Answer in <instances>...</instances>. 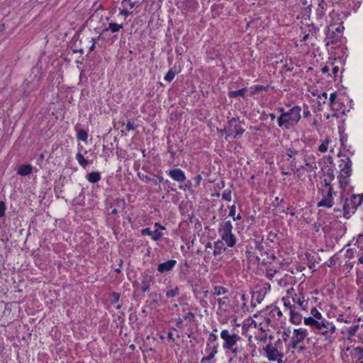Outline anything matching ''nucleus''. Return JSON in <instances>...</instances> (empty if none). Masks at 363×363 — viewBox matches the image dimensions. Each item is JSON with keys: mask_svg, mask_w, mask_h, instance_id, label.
<instances>
[{"mask_svg": "<svg viewBox=\"0 0 363 363\" xmlns=\"http://www.w3.org/2000/svg\"><path fill=\"white\" fill-rule=\"evenodd\" d=\"M179 294V288L175 286L174 288L167 287L166 291V297L168 298H174Z\"/></svg>", "mask_w": 363, "mask_h": 363, "instance_id": "aec40b11", "label": "nucleus"}, {"mask_svg": "<svg viewBox=\"0 0 363 363\" xmlns=\"http://www.w3.org/2000/svg\"><path fill=\"white\" fill-rule=\"evenodd\" d=\"M217 352H218L217 347L214 346L213 348L211 350L210 354L214 357L215 355L217 354Z\"/></svg>", "mask_w": 363, "mask_h": 363, "instance_id": "4d7b16f0", "label": "nucleus"}, {"mask_svg": "<svg viewBox=\"0 0 363 363\" xmlns=\"http://www.w3.org/2000/svg\"><path fill=\"white\" fill-rule=\"evenodd\" d=\"M327 174L330 177V180L333 179L334 175L332 169H328Z\"/></svg>", "mask_w": 363, "mask_h": 363, "instance_id": "13d9d810", "label": "nucleus"}, {"mask_svg": "<svg viewBox=\"0 0 363 363\" xmlns=\"http://www.w3.org/2000/svg\"><path fill=\"white\" fill-rule=\"evenodd\" d=\"M303 320L305 325L310 326L315 334L323 336L330 344L333 342L336 327L333 322L328 320L319 321L311 318H304Z\"/></svg>", "mask_w": 363, "mask_h": 363, "instance_id": "f257e3e1", "label": "nucleus"}, {"mask_svg": "<svg viewBox=\"0 0 363 363\" xmlns=\"http://www.w3.org/2000/svg\"><path fill=\"white\" fill-rule=\"evenodd\" d=\"M279 272V270H277V269H273L272 268L270 269H267L266 270V277L269 279V280H272L273 279V277H274V275Z\"/></svg>", "mask_w": 363, "mask_h": 363, "instance_id": "c756f323", "label": "nucleus"}, {"mask_svg": "<svg viewBox=\"0 0 363 363\" xmlns=\"http://www.w3.org/2000/svg\"><path fill=\"white\" fill-rule=\"evenodd\" d=\"M233 225L230 220L223 221L220 224L218 232L221 237V240L224 241L226 245L233 247L236 244V238L232 233Z\"/></svg>", "mask_w": 363, "mask_h": 363, "instance_id": "39448f33", "label": "nucleus"}, {"mask_svg": "<svg viewBox=\"0 0 363 363\" xmlns=\"http://www.w3.org/2000/svg\"><path fill=\"white\" fill-rule=\"evenodd\" d=\"M120 14L127 17L130 14V12L127 9H122L120 11Z\"/></svg>", "mask_w": 363, "mask_h": 363, "instance_id": "5fc2aeb1", "label": "nucleus"}, {"mask_svg": "<svg viewBox=\"0 0 363 363\" xmlns=\"http://www.w3.org/2000/svg\"><path fill=\"white\" fill-rule=\"evenodd\" d=\"M185 320L188 319H194V314L192 312H188L184 317Z\"/></svg>", "mask_w": 363, "mask_h": 363, "instance_id": "09e8293b", "label": "nucleus"}, {"mask_svg": "<svg viewBox=\"0 0 363 363\" xmlns=\"http://www.w3.org/2000/svg\"><path fill=\"white\" fill-rule=\"evenodd\" d=\"M290 321L295 325H298L302 321V315L296 310L290 313Z\"/></svg>", "mask_w": 363, "mask_h": 363, "instance_id": "f3484780", "label": "nucleus"}, {"mask_svg": "<svg viewBox=\"0 0 363 363\" xmlns=\"http://www.w3.org/2000/svg\"><path fill=\"white\" fill-rule=\"evenodd\" d=\"M177 261L174 259H170L165 262L161 263L157 267V270L161 274L170 272L176 265Z\"/></svg>", "mask_w": 363, "mask_h": 363, "instance_id": "f8f14e48", "label": "nucleus"}, {"mask_svg": "<svg viewBox=\"0 0 363 363\" xmlns=\"http://www.w3.org/2000/svg\"><path fill=\"white\" fill-rule=\"evenodd\" d=\"M235 205H233L230 207L229 216L234 218V216H235Z\"/></svg>", "mask_w": 363, "mask_h": 363, "instance_id": "a18cd8bd", "label": "nucleus"}, {"mask_svg": "<svg viewBox=\"0 0 363 363\" xmlns=\"http://www.w3.org/2000/svg\"><path fill=\"white\" fill-rule=\"evenodd\" d=\"M225 250V244L223 240H217L214 242V250L213 254L215 257L220 255Z\"/></svg>", "mask_w": 363, "mask_h": 363, "instance_id": "4468645a", "label": "nucleus"}, {"mask_svg": "<svg viewBox=\"0 0 363 363\" xmlns=\"http://www.w3.org/2000/svg\"><path fill=\"white\" fill-rule=\"evenodd\" d=\"M358 329L359 325H352L347 329V333L350 336H353L356 334Z\"/></svg>", "mask_w": 363, "mask_h": 363, "instance_id": "2f4dec72", "label": "nucleus"}, {"mask_svg": "<svg viewBox=\"0 0 363 363\" xmlns=\"http://www.w3.org/2000/svg\"><path fill=\"white\" fill-rule=\"evenodd\" d=\"M358 264H363V254L360 256L358 259Z\"/></svg>", "mask_w": 363, "mask_h": 363, "instance_id": "774afa93", "label": "nucleus"}, {"mask_svg": "<svg viewBox=\"0 0 363 363\" xmlns=\"http://www.w3.org/2000/svg\"><path fill=\"white\" fill-rule=\"evenodd\" d=\"M267 338H268L267 334L264 333L259 337H258V340L262 342H266L267 340Z\"/></svg>", "mask_w": 363, "mask_h": 363, "instance_id": "49530a36", "label": "nucleus"}, {"mask_svg": "<svg viewBox=\"0 0 363 363\" xmlns=\"http://www.w3.org/2000/svg\"><path fill=\"white\" fill-rule=\"evenodd\" d=\"M341 161L344 162V167L340 169V175L345 178L349 177L352 172V161L349 157L346 158V161Z\"/></svg>", "mask_w": 363, "mask_h": 363, "instance_id": "ddd939ff", "label": "nucleus"}, {"mask_svg": "<svg viewBox=\"0 0 363 363\" xmlns=\"http://www.w3.org/2000/svg\"><path fill=\"white\" fill-rule=\"evenodd\" d=\"M229 350H231L232 354H233V357H236L238 353L241 352L242 350V348L241 347L235 346L232 347V349H230Z\"/></svg>", "mask_w": 363, "mask_h": 363, "instance_id": "f704fd0d", "label": "nucleus"}, {"mask_svg": "<svg viewBox=\"0 0 363 363\" xmlns=\"http://www.w3.org/2000/svg\"><path fill=\"white\" fill-rule=\"evenodd\" d=\"M123 23H117L115 22H111L108 23V26L104 29V30H110L112 33L118 32L121 28H123Z\"/></svg>", "mask_w": 363, "mask_h": 363, "instance_id": "a211bd4d", "label": "nucleus"}, {"mask_svg": "<svg viewBox=\"0 0 363 363\" xmlns=\"http://www.w3.org/2000/svg\"><path fill=\"white\" fill-rule=\"evenodd\" d=\"M318 28H316L313 24L311 25V28L309 30L310 32H311L312 34H316L317 32L318 31Z\"/></svg>", "mask_w": 363, "mask_h": 363, "instance_id": "603ef678", "label": "nucleus"}, {"mask_svg": "<svg viewBox=\"0 0 363 363\" xmlns=\"http://www.w3.org/2000/svg\"><path fill=\"white\" fill-rule=\"evenodd\" d=\"M125 129L128 131H129L130 130H134L135 129L134 123L131 121H128L126 124Z\"/></svg>", "mask_w": 363, "mask_h": 363, "instance_id": "c03bdc74", "label": "nucleus"}, {"mask_svg": "<svg viewBox=\"0 0 363 363\" xmlns=\"http://www.w3.org/2000/svg\"><path fill=\"white\" fill-rule=\"evenodd\" d=\"M167 337L169 339L172 340L173 341H174V338L173 337V333H171V332L168 333Z\"/></svg>", "mask_w": 363, "mask_h": 363, "instance_id": "69168bd1", "label": "nucleus"}, {"mask_svg": "<svg viewBox=\"0 0 363 363\" xmlns=\"http://www.w3.org/2000/svg\"><path fill=\"white\" fill-rule=\"evenodd\" d=\"M311 314L312 316H310L309 318H311L312 319H315V320H319V321L325 320V318H323L322 314L320 313V311L315 307H313L311 310Z\"/></svg>", "mask_w": 363, "mask_h": 363, "instance_id": "5701e85b", "label": "nucleus"}, {"mask_svg": "<svg viewBox=\"0 0 363 363\" xmlns=\"http://www.w3.org/2000/svg\"><path fill=\"white\" fill-rule=\"evenodd\" d=\"M321 70H322V72H323V73H327V72H329V68H328V66H325V67H323L322 68V69H321Z\"/></svg>", "mask_w": 363, "mask_h": 363, "instance_id": "680f3d73", "label": "nucleus"}, {"mask_svg": "<svg viewBox=\"0 0 363 363\" xmlns=\"http://www.w3.org/2000/svg\"><path fill=\"white\" fill-rule=\"evenodd\" d=\"M220 337L223 340L224 342L223 347L224 350H228L236 345L238 340L241 337L236 333H230L228 330H223L220 333Z\"/></svg>", "mask_w": 363, "mask_h": 363, "instance_id": "423d86ee", "label": "nucleus"}, {"mask_svg": "<svg viewBox=\"0 0 363 363\" xmlns=\"http://www.w3.org/2000/svg\"><path fill=\"white\" fill-rule=\"evenodd\" d=\"M33 167L30 164H23L19 167L17 173L21 176H27L31 174Z\"/></svg>", "mask_w": 363, "mask_h": 363, "instance_id": "dca6fc26", "label": "nucleus"}, {"mask_svg": "<svg viewBox=\"0 0 363 363\" xmlns=\"http://www.w3.org/2000/svg\"><path fill=\"white\" fill-rule=\"evenodd\" d=\"M238 120V118H232L229 121H228V124L230 127L235 125L236 124V122Z\"/></svg>", "mask_w": 363, "mask_h": 363, "instance_id": "3c124183", "label": "nucleus"}, {"mask_svg": "<svg viewBox=\"0 0 363 363\" xmlns=\"http://www.w3.org/2000/svg\"><path fill=\"white\" fill-rule=\"evenodd\" d=\"M363 193L352 194L350 198L345 199L343 204V216L345 218H350L355 213L357 208L362 203Z\"/></svg>", "mask_w": 363, "mask_h": 363, "instance_id": "20e7f679", "label": "nucleus"}, {"mask_svg": "<svg viewBox=\"0 0 363 363\" xmlns=\"http://www.w3.org/2000/svg\"><path fill=\"white\" fill-rule=\"evenodd\" d=\"M6 206L4 201H0V217H3L5 214Z\"/></svg>", "mask_w": 363, "mask_h": 363, "instance_id": "58836bf2", "label": "nucleus"}, {"mask_svg": "<svg viewBox=\"0 0 363 363\" xmlns=\"http://www.w3.org/2000/svg\"><path fill=\"white\" fill-rule=\"evenodd\" d=\"M77 139L79 140H81V141H86L87 140V138H88V133L86 131H85L84 130H79L78 132H77Z\"/></svg>", "mask_w": 363, "mask_h": 363, "instance_id": "bb28decb", "label": "nucleus"}, {"mask_svg": "<svg viewBox=\"0 0 363 363\" xmlns=\"http://www.w3.org/2000/svg\"><path fill=\"white\" fill-rule=\"evenodd\" d=\"M286 339H278L274 342H269L264 348V355L270 362L277 363H286V359H284L285 352L284 351V343Z\"/></svg>", "mask_w": 363, "mask_h": 363, "instance_id": "f03ea898", "label": "nucleus"}, {"mask_svg": "<svg viewBox=\"0 0 363 363\" xmlns=\"http://www.w3.org/2000/svg\"><path fill=\"white\" fill-rule=\"evenodd\" d=\"M125 3L128 4V6L130 9H133L135 6V3L131 2L130 0H123L121 4L124 5Z\"/></svg>", "mask_w": 363, "mask_h": 363, "instance_id": "de8ad7c7", "label": "nucleus"}, {"mask_svg": "<svg viewBox=\"0 0 363 363\" xmlns=\"http://www.w3.org/2000/svg\"><path fill=\"white\" fill-rule=\"evenodd\" d=\"M155 228H157L158 230L160 228V229H164V227L161 225L160 223H155Z\"/></svg>", "mask_w": 363, "mask_h": 363, "instance_id": "bf43d9fd", "label": "nucleus"}, {"mask_svg": "<svg viewBox=\"0 0 363 363\" xmlns=\"http://www.w3.org/2000/svg\"><path fill=\"white\" fill-rule=\"evenodd\" d=\"M252 91L250 92V96L255 95L256 93H259L262 90H266L267 87L262 85H256L250 88Z\"/></svg>", "mask_w": 363, "mask_h": 363, "instance_id": "c85d7f7f", "label": "nucleus"}, {"mask_svg": "<svg viewBox=\"0 0 363 363\" xmlns=\"http://www.w3.org/2000/svg\"><path fill=\"white\" fill-rule=\"evenodd\" d=\"M330 181H331L330 179H324L323 182H324L325 186L328 187L330 189V186H332L330 185Z\"/></svg>", "mask_w": 363, "mask_h": 363, "instance_id": "6e6d98bb", "label": "nucleus"}, {"mask_svg": "<svg viewBox=\"0 0 363 363\" xmlns=\"http://www.w3.org/2000/svg\"><path fill=\"white\" fill-rule=\"evenodd\" d=\"M208 248H212V243L208 242L205 245V250H206Z\"/></svg>", "mask_w": 363, "mask_h": 363, "instance_id": "0e129e2a", "label": "nucleus"}, {"mask_svg": "<svg viewBox=\"0 0 363 363\" xmlns=\"http://www.w3.org/2000/svg\"><path fill=\"white\" fill-rule=\"evenodd\" d=\"M246 91V88H242L237 91H230L228 92V96L230 98H237L238 96L244 98Z\"/></svg>", "mask_w": 363, "mask_h": 363, "instance_id": "412c9836", "label": "nucleus"}, {"mask_svg": "<svg viewBox=\"0 0 363 363\" xmlns=\"http://www.w3.org/2000/svg\"><path fill=\"white\" fill-rule=\"evenodd\" d=\"M141 234L143 235H149L151 236L152 239L154 241H159L163 236V234L161 231L158 230L157 228L152 230L151 228H146L141 230Z\"/></svg>", "mask_w": 363, "mask_h": 363, "instance_id": "6e6552de", "label": "nucleus"}, {"mask_svg": "<svg viewBox=\"0 0 363 363\" xmlns=\"http://www.w3.org/2000/svg\"><path fill=\"white\" fill-rule=\"evenodd\" d=\"M336 97H337L336 92H333L330 95V99H329L330 106H332L334 104Z\"/></svg>", "mask_w": 363, "mask_h": 363, "instance_id": "79ce46f5", "label": "nucleus"}, {"mask_svg": "<svg viewBox=\"0 0 363 363\" xmlns=\"http://www.w3.org/2000/svg\"><path fill=\"white\" fill-rule=\"evenodd\" d=\"M223 199L230 201H231V191L229 189H225L222 194Z\"/></svg>", "mask_w": 363, "mask_h": 363, "instance_id": "7c9ffc66", "label": "nucleus"}, {"mask_svg": "<svg viewBox=\"0 0 363 363\" xmlns=\"http://www.w3.org/2000/svg\"><path fill=\"white\" fill-rule=\"evenodd\" d=\"M213 295L214 296H220L223 294H225L228 293V289L221 286H216L213 288Z\"/></svg>", "mask_w": 363, "mask_h": 363, "instance_id": "393cba45", "label": "nucleus"}, {"mask_svg": "<svg viewBox=\"0 0 363 363\" xmlns=\"http://www.w3.org/2000/svg\"><path fill=\"white\" fill-rule=\"evenodd\" d=\"M138 176L139 177V178L143 181H145L146 182H150V183H152L155 186H157L158 185V182H157V179H155V178H151L147 174H144L141 172H138Z\"/></svg>", "mask_w": 363, "mask_h": 363, "instance_id": "b1692460", "label": "nucleus"}, {"mask_svg": "<svg viewBox=\"0 0 363 363\" xmlns=\"http://www.w3.org/2000/svg\"><path fill=\"white\" fill-rule=\"evenodd\" d=\"M217 339H218V337L216 334H214L213 333L210 334L209 339H208L209 342H214Z\"/></svg>", "mask_w": 363, "mask_h": 363, "instance_id": "8fccbe9b", "label": "nucleus"}, {"mask_svg": "<svg viewBox=\"0 0 363 363\" xmlns=\"http://www.w3.org/2000/svg\"><path fill=\"white\" fill-rule=\"evenodd\" d=\"M337 321H340V322L348 323V321H347V320H345L343 319V315H339V317L337 318Z\"/></svg>", "mask_w": 363, "mask_h": 363, "instance_id": "052dcab7", "label": "nucleus"}, {"mask_svg": "<svg viewBox=\"0 0 363 363\" xmlns=\"http://www.w3.org/2000/svg\"><path fill=\"white\" fill-rule=\"evenodd\" d=\"M301 108L298 106H294L286 113L281 114L277 118L278 125L282 129L289 130L294 127L301 119Z\"/></svg>", "mask_w": 363, "mask_h": 363, "instance_id": "7ed1b4c3", "label": "nucleus"}, {"mask_svg": "<svg viewBox=\"0 0 363 363\" xmlns=\"http://www.w3.org/2000/svg\"><path fill=\"white\" fill-rule=\"evenodd\" d=\"M301 167V169H306V170H308V169H307L308 167V168H313V169H316L317 168L315 163L313 164V163L308 162L306 161V160H305L304 165H302Z\"/></svg>", "mask_w": 363, "mask_h": 363, "instance_id": "72a5a7b5", "label": "nucleus"}, {"mask_svg": "<svg viewBox=\"0 0 363 363\" xmlns=\"http://www.w3.org/2000/svg\"><path fill=\"white\" fill-rule=\"evenodd\" d=\"M175 77V73L172 70H169L168 72L164 76V80L167 82H171Z\"/></svg>", "mask_w": 363, "mask_h": 363, "instance_id": "473e14b6", "label": "nucleus"}, {"mask_svg": "<svg viewBox=\"0 0 363 363\" xmlns=\"http://www.w3.org/2000/svg\"><path fill=\"white\" fill-rule=\"evenodd\" d=\"M86 179L91 183H96L101 179V174L99 172H92L86 175Z\"/></svg>", "mask_w": 363, "mask_h": 363, "instance_id": "6ab92c4d", "label": "nucleus"}, {"mask_svg": "<svg viewBox=\"0 0 363 363\" xmlns=\"http://www.w3.org/2000/svg\"><path fill=\"white\" fill-rule=\"evenodd\" d=\"M153 277L149 275L146 272L142 274L141 279V290L143 292H146L150 290L151 283L153 281Z\"/></svg>", "mask_w": 363, "mask_h": 363, "instance_id": "9d476101", "label": "nucleus"}, {"mask_svg": "<svg viewBox=\"0 0 363 363\" xmlns=\"http://www.w3.org/2000/svg\"><path fill=\"white\" fill-rule=\"evenodd\" d=\"M328 141H325V143H322L319 147H318V150L320 152H325L327 151L328 150Z\"/></svg>", "mask_w": 363, "mask_h": 363, "instance_id": "e433bc0d", "label": "nucleus"}, {"mask_svg": "<svg viewBox=\"0 0 363 363\" xmlns=\"http://www.w3.org/2000/svg\"><path fill=\"white\" fill-rule=\"evenodd\" d=\"M298 151L294 149H289L286 153L287 156L292 158L294 155H296Z\"/></svg>", "mask_w": 363, "mask_h": 363, "instance_id": "37998d69", "label": "nucleus"}, {"mask_svg": "<svg viewBox=\"0 0 363 363\" xmlns=\"http://www.w3.org/2000/svg\"><path fill=\"white\" fill-rule=\"evenodd\" d=\"M217 301L220 306L225 304V302L223 301L221 298H218Z\"/></svg>", "mask_w": 363, "mask_h": 363, "instance_id": "e2e57ef3", "label": "nucleus"}, {"mask_svg": "<svg viewBox=\"0 0 363 363\" xmlns=\"http://www.w3.org/2000/svg\"><path fill=\"white\" fill-rule=\"evenodd\" d=\"M308 37H309V34H306V35H304V36L303 37L301 40L305 42L308 39Z\"/></svg>", "mask_w": 363, "mask_h": 363, "instance_id": "338daca9", "label": "nucleus"}, {"mask_svg": "<svg viewBox=\"0 0 363 363\" xmlns=\"http://www.w3.org/2000/svg\"><path fill=\"white\" fill-rule=\"evenodd\" d=\"M310 116H311V111L308 110V108L307 107L306 108H305L303 110V117L308 118Z\"/></svg>", "mask_w": 363, "mask_h": 363, "instance_id": "864d4df0", "label": "nucleus"}, {"mask_svg": "<svg viewBox=\"0 0 363 363\" xmlns=\"http://www.w3.org/2000/svg\"><path fill=\"white\" fill-rule=\"evenodd\" d=\"M172 179L177 182H183L186 180V176L181 169H173L166 172Z\"/></svg>", "mask_w": 363, "mask_h": 363, "instance_id": "1a4fd4ad", "label": "nucleus"}, {"mask_svg": "<svg viewBox=\"0 0 363 363\" xmlns=\"http://www.w3.org/2000/svg\"><path fill=\"white\" fill-rule=\"evenodd\" d=\"M76 160L83 168H86L88 164H91V162L85 159L80 152L76 155Z\"/></svg>", "mask_w": 363, "mask_h": 363, "instance_id": "4be33fe9", "label": "nucleus"}, {"mask_svg": "<svg viewBox=\"0 0 363 363\" xmlns=\"http://www.w3.org/2000/svg\"><path fill=\"white\" fill-rule=\"evenodd\" d=\"M202 179V177L200 174H198L196 175V177H194L193 178V181L194 182V186H199L201 184V181Z\"/></svg>", "mask_w": 363, "mask_h": 363, "instance_id": "4c0bfd02", "label": "nucleus"}, {"mask_svg": "<svg viewBox=\"0 0 363 363\" xmlns=\"http://www.w3.org/2000/svg\"><path fill=\"white\" fill-rule=\"evenodd\" d=\"M213 359V357L209 353V354L206 357H203L201 360V363H210L209 362Z\"/></svg>", "mask_w": 363, "mask_h": 363, "instance_id": "ea45409f", "label": "nucleus"}, {"mask_svg": "<svg viewBox=\"0 0 363 363\" xmlns=\"http://www.w3.org/2000/svg\"><path fill=\"white\" fill-rule=\"evenodd\" d=\"M230 130L235 133L234 138L242 135L245 131V130L240 124H235L233 129Z\"/></svg>", "mask_w": 363, "mask_h": 363, "instance_id": "a878e982", "label": "nucleus"}, {"mask_svg": "<svg viewBox=\"0 0 363 363\" xmlns=\"http://www.w3.org/2000/svg\"><path fill=\"white\" fill-rule=\"evenodd\" d=\"M282 300L284 301V306L289 310V313L291 312V311L295 310V306L291 304L289 298H283Z\"/></svg>", "mask_w": 363, "mask_h": 363, "instance_id": "cd10ccee", "label": "nucleus"}, {"mask_svg": "<svg viewBox=\"0 0 363 363\" xmlns=\"http://www.w3.org/2000/svg\"><path fill=\"white\" fill-rule=\"evenodd\" d=\"M354 351L358 357V359H363V347H357L354 349Z\"/></svg>", "mask_w": 363, "mask_h": 363, "instance_id": "c9c22d12", "label": "nucleus"}, {"mask_svg": "<svg viewBox=\"0 0 363 363\" xmlns=\"http://www.w3.org/2000/svg\"><path fill=\"white\" fill-rule=\"evenodd\" d=\"M292 299L294 303H297L302 310H307L308 302L303 296L294 297Z\"/></svg>", "mask_w": 363, "mask_h": 363, "instance_id": "2eb2a0df", "label": "nucleus"}, {"mask_svg": "<svg viewBox=\"0 0 363 363\" xmlns=\"http://www.w3.org/2000/svg\"><path fill=\"white\" fill-rule=\"evenodd\" d=\"M333 203V187L330 186V189L328 190L327 194L320 201L318 202V206L330 208L332 207Z\"/></svg>", "mask_w": 363, "mask_h": 363, "instance_id": "9b49d317", "label": "nucleus"}, {"mask_svg": "<svg viewBox=\"0 0 363 363\" xmlns=\"http://www.w3.org/2000/svg\"><path fill=\"white\" fill-rule=\"evenodd\" d=\"M112 302L117 303L120 299V294L113 292L111 294Z\"/></svg>", "mask_w": 363, "mask_h": 363, "instance_id": "a19ab883", "label": "nucleus"}, {"mask_svg": "<svg viewBox=\"0 0 363 363\" xmlns=\"http://www.w3.org/2000/svg\"><path fill=\"white\" fill-rule=\"evenodd\" d=\"M308 335V331L305 328H296L293 331V336L288 345L287 351L296 348L298 344L302 342Z\"/></svg>", "mask_w": 363, "mask_h": 363, "instance_id": "0eeeda50", "label": "nucleus"}]
</instances>
